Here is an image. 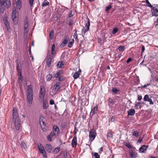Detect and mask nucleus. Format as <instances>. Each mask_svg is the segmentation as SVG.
Segmentation results:
<instances>
[{"instance_id":"4c0bfd02","label":"nucleus","mask_w":158,"mask_h":158,"mask_svg":"<svg viewBox=\"0 0 158 158\" xmlns=\"http://www.w3.org/2000/svg\"><path fill=\"white\" fill-rule=\"evenodd\" d=\"M141 104V102H138L135 105V107L136 109H138V107L139 106V108H140L141 107V106H139V105Z\"/></svg>"},{"instance_id":"774afa93","label":"nucleus","mask_w":158,"mask_h":158,"mask_svg":"<svg viewBox=\"0 0 158 158\" xmlns=\"http://www.w3.org/2000/svg\"><path fill=\"white\" fill-rule=\"evenodd\" d=\"M150 158H157L155 156H151Z\"/></svg>"},{"instance_id":"c756f323","label":"nucleus","mask_w":158,"mask_h":158,"mask_svg":"<svg viewBox=\"0 0 158 158\" xmlns=\"http://www.w3.org/2000/svg\"><path fill=\"white\" fill-rule=\"evenodd\" d=\"M80 73H79L78 72H76L73 74V77L74 79H77L79 77Z\"/></svg>"},{"instance_id":"0e129e2a","label":"nucleus","mask_w":158,"mask_h":158,"mask_svg":"<svg viewBox=\"0 0 158 158\" xmlns=\"http://www.w3.org/2000/svg\"><path fill=\"white\" fill-rule=\"evenodd\" d=\"M43 119L42 118H40V119H39V123H40H40H41L42 122H43Z\"/></svg>"},{"instance_id":"603ef678","label":"nucleus","mask_w":158,"mask_h":158,"mask_svg":"<svg viewBox=\"0 0 158 158\" xmlns=\"http://www.w3.org/2000/svg\"><path fill=\"white\" fill-rule=\"evenodd\" d=\"M49 103L50 105H53L54 104V102L52 99H51L49 101Z\"/></svg>"},{"instance_id":"2eb2a0df","label":"nucleus","mask_w":158,"mask_h":158,"mask_svg":"<svg viewBox=\"0 0 158 158\" xmlns=\"http://www.w3.org/2000/svg\"><path fill=\"white\" fill-rule=\"evenodd\" d=\"M129 156L131 158H135L137 156V153L134 152L132 150L129 151Z\"/></svg>"},{"instance_id":"c85d7f7f","label":"nucleus","mask_w":158,"mask_h":158,"mask_svg":"<svg viewBox=\"0 0 158 158\" xmlns=\"http://www.w3.org/2000/svg\"><path fill=\"white\" fill-rule=\"evenodd\" d=\"M52 77V76L51 74H49L47 75L46 77L47 81H50Z\"/></svg>"},{"instance_id":"423d86ee","label":"nucleus","mask_w":158,"mask_h":158,"mask_svg":"<svg viewBox=\"0 0 158 158\" xmlns=\"http://www.w3.org/2000/svg\"><path fill=\"white\" fill-rule=\"evenodd\" d=\"M17 69L18 73V75L20 77H22V70L20 62L19 60H17Z\"/></svg>"},{"instance_id":"7c9ffc66","label":"nucleus","mask_w":158,"mask_h":158,"mask_svg":"<svg viewBox=\"0 0 158 158\" xmlns=\"http://www.w3.org/2000/svg\"><path fill=\"white\" fill-rule=\"evenodd\" d=\"M20 145L23 149H25L27 148L26 144L24 142H22Z\"/></svg>"},{"instance_id":"2f4dec72","label":"nucleus","mask_w":158,"mask_h":158,"mask_svg":"<svg viewBox=\"0 0 158 158\" xmlns=\"http://www.w3.org/2000/svg\"><path fill=\"white\" fill-rule=\"evenodd\" d=\"M132 134L133 136H135L136 137H137L139 136V132L136 131H133L132 133Z\"/></svg>"},{"instance_id":"6ab92c4d","label":"nucleus","mask_w":158,"mask_h":158,"mask_svg":"<svg viewBox=\"0 0 158 158\" xmlns=\"http://www.w3.org/2000/svg\"><path fill=\"white\" fill-rule=\"evenodd\" d=\"M40 91L39 97L42 100H43L44 98L45 91L44 90H42V88H40Z\"/></svg>"},{"instance_id":"f257e3e1","label":"nucleus","mask_w":158,"mask_h":158,"mask_svg":"<svg viewBox=\"0 0 158 158\" xmlns=\"http://www.w3.org/2000/svg\"><path fill=\"white\" fill-rule=\"evenodd\" d=\"M13 118L14 120L15 128L17 130H19L20 127V121L18 115L17 110L15 107L13 109Z\"/></svg>"},{"instance_id":"20e7f679","label":"nucleus","mask_w":158,"mask_h":158,"mask_svg":"<svg viewBox=\"0 0 158 158\" xmlns=\"http://www.w3.org/2000/svg\"><path fill=\"white\" fill-rule=\"evenodd\" d=\"M11 3L10 0H0V5L2 7L9 8L10 6Z\"/></svg>"},{"instance_id":"a19ab883","label":"nucleus","mask_w":158,"mask_h":158,"mask_svg":"<svg viewBox=\"0 0 158 158\" xmlns=\"http://www.w3.org/2000/svg\"><path fill=\"white\" fill-rule=\"evenodd\" d=\"M146 3L147 4L148 6L150 7L151 8V7H153V5H152L150 3L148 0H146Z\"/></svg>"},{"instance_id":"a211bd4d","label":"nucleus","mask_w":158,"mask_h":158,"mask_svg":"<svg viewBox=\"0 0 158 158\" xmlns=\"http://www.w3.org/2000/svg\"><path fill=\"white\" fill-rule=\"evenodd\" d=\"M71 144L73 147H75L77 144V137L74 136L72 141Z\"/></svg>"},{"instance_id":"8fccbe9b","label":"nucleus","mask_w":158,"mask_h":158,"mask_svg":"<svg viewBox=\"0 0 158 158\" xmlns=\"http://www.w3.org/2000/svg\"><path fill=\"white\" fill-rule=\"evenodd\" d=\"M107 136L109 137L112 138L113 135L111 132H108L107 134Z\"/></svg>"},{"instance_id":"4d7b16f0","label":"nucleus","mask_w":158,"mask_h":158,"mask_svg":"<svg viewBox=\"0 0 158 158\" xmlns=\"http://www.w3.org/2000/svg\"><path fill=\"white\" fill-rule=\"evenodd\" d=\"M145 50V47L142 45V53H143Z\"/></svg>"},{"instance_id":"dca6fc26","label":"nucleus","mask_w":158,"mask_h":158,"mask_svg":"<svg viewBox=\"0 0 158 158\" xmlns=\"http://www.w3.org/2000/svg\"><path fill=\"white\" fill-rule=\"evenodd\" d=\"M148 147V146H145L143 145L139 149V152H144L147 150Z\"/></svg>"},{"instance_id":"c9c22d12","label":"nucleus","mask_w":158,"mask_h":158,"mask_svg":"<svg viewBox=\"0 0 158 158\" xmlns=\"http://www.w3.org/2000/svg\"><path fill=\"white\" fill-rule=\"evenodd\" d=\"M54 34V31H51L49 33V36L50 39L52 40L53 38V36Z\"/></svg>"},{"instance_id":"37998d69","label":"nucleus","mask_w":158,"mask_h":158,"mask_svg":"<svg viewBox=\"0 0 158 158\" xmlns=\"http://www.w3.org/2000/svg\"><path fill=\"white\" fill-rule=\"evenodd\" d=\"M61 72L60 71H59L56 74H55V77L56 78L59 77L60 75L61 74Z\"/></svg>"},{"instance_id":"393cba45","label":"nucleus","mask_w":158,"mask_h":158,"mask_svg":"<svg viewBox=\"0 0 158 158\" xmlns=\"http://www.w3.org/2000/svg\"><path fill=\"white\" fill-rule=\"evenodd\" d=\"M40 124L43 130L44 131H45L46 130V129L45 127L46 126V123H44V121L42 122Z\"/></svg>"},{"instance_id":"9d476101","label":"nucleus","mask_w":158,"mask_h":158,"mask_svg":"<svg viewBox=\"0 0 158 158\" xmlns=\"http://www.w3.org/2000/svg\"><path fill=\"white\" fill-rule=\"evenodd\" d=\"M98 109V107L97 106L94 107L91 109L90 114V116L91 117H92L94 114L97 113Z\"/></svg>"},{"instance_id":"cd10ccee","label":"nucleus","mask_w":158,"mask_h":158,"mask_svg":"<svg viewBox=\"0 0 158 158\" xmlns=\"http://www.w3.org/2000/svg\"><path fill=\"white\" fill-rule=\"evenodd\" d=\"M49 2L47 0H44L42 4L43 7L47 6L49 5Z\"/></svg>"},{"instance_id":"412c9836","label":"nucleus","mask_w":158,"mask_h":158,"mask_svg":"<svg viewBox=\"0 0 158 158\" xmlns=\"http://www.w3.org/2000/svg\"><path fill=\"white\" fill-rule=\"evenodd\" d=\"M60 84V83L59 82L56 83L53 86L54 89L56 92L58 91L60 89L59 85Z\"/></svg>"},{"instance_id":"bb28decb","label":"nucleus","mask_w":158,"mask_h":158,"mask_svg":"<svg viewBox=\"0 0 158 158\" xmlns=\"http://www.w3.org/2000/svg\"><path fill=\"white\" fill-rule=\"evenodd\" d=\"M63 63V62L62 61L59 62L56 65L57 67L58 68H62L64 65Z\"/></svg>"},{"instance_id":"a18cd8bd","label":"nucleus","mask_w":158,"mask_h":158,"mask_svg":"<svg viewBox=\"0 0 158 158\" xmlns=\"http://www.w3.org/2000/svg\"><path fill=\"white\" fill-rule=\"evenodd\" d=\"M95 158H99L100 156L98 154V153L97 152H95L94 154Z\"/></svg>"},{"instance_id":"e2e57ef3","label":"nucleus","mask_w":158,"mask_h":158,"mask_svg":"<svg viewBox=\"0 0 158 158\" xmlns=\"http://www.w3.org/2000/svg\"><path fill=\"white\" fill-rule=\"evenodd\" d=\"M142 138H140L138 141V142L139 143H140L142 141Z\"/></svg>"},{"instance_id":"72a5a7b5","label":"nucleus","mask_w":158,"mask_h":158,"mask_svg":"<svg viewBox=\"0 0 158 158\" xmlns=\"http://www.w3.org/2000/svg\"><path fill=\"white\" fill-rule=\"evenodd\" d=\"M74 42V40L73 39H72V41H70L69 42V43L68 44V47H69L70 48H71L73 45Z\"/></svg>"},{"instance_id":"f03ea898","label":"nucleus","mask_w":158,"mask_h":158,"mask_svg":"<svg viewBox=\"0 0 158 158\" xmlns=\"http://www.w3.org/2000/svg\"><path fill=\"white\" fill-rule=\"evenodd\" d=\"M33 92L31 85L28 86L27 90V98L29 103L31 104L33 101Z\"/></svg>"},{"instance_id":"f3484780","label":"nucleus","mask_w":158,"mask_h":158,"mask_svg":"<svg viewBox=\"0 0 158 158\" xmlns=\"http://www.w3.org/2000/svg\"><path fill=\"white\" fill-rule=\"evenodd\" d=\"M127 113L128 115L132 116L135 114V111L134 109H131L127 111Z\"/></svg>"},{"instance_id":"49530a36","label":"nucleus","mask_w":158,"mask_h":158,"mask_svg":"<svg viewBox=\"0 0 158 158\" xmlns=\"http://www.w3.org/2000/svg\"><path fill=\"white\" fill-rule=\"evenodd\" d=\"M112 91L113 92L116 93L118 92L119 90H118L117 89L115 88H113L112 89Z\"/></svg>"},{"instance_id":"79ce46f5","label":"nucleus","mask_w":158,"mask_h":158,"mask_svg":"<svg viewBox=\"0 0 158 158\" xmlns=\"http://www.w3.org/2000/svg\"><path fill=\"white\" fill-rule=\"evenodd\" d=\"M108 101L109 103H111L112 104H113L114 103V101L111 98H109L108 99Z\"/></svg>"},{"instance_id":"ea45409f","label":"nucleus","mask_w":158,"mask_h":158,"mask_svg":"<svg viewBox=\"0 0 158 158\" xmlns=\"http://www.w3.org/2000/svg\"><path fill=\"white\" fill-rule=\"evenodd\" d=\"M118 29L117 28H114L112 31V33L113 34H115L118 31Z\"/></svg>"},{"instance_id":"7ed1b4c3","label":"nucleus","mask_w":158,"mask_h":158,"mask_svg":"<svg viewBox=\"0 0 158 158\" xmlns=\"http://www.w3.org/2000/svg\"><path fill=\"white\" fill-rule=\"evenodd\" d=\"M18 14L16 11L15 8H13L12 13V19L15 24L18 23Z\"/></svg>"},{"instance_id":"13d9d810","label":"nucleus","mask_w":158,"mask_h":158,"mask_svg":"<svg viewBox=\"0 0 158 158\" xmlns=\"http://www.w3.org/2000/svg\"><path fill=\"white\" fill-rule=\"evenodd\" d=\"M63 80V78L61 76L59 77L58 80L60 81H62Z\"/></svg>"},{"instance_id":"ddd939ff","label":"nucleus","mask_w":158,"mask_h":158,"mask_svg":"<svg viewBox=\"0 0 158 158\" xmlns=\"http://www.w3.org/2000/svg\"><path fill=\"white\" fill-rule=\"evenodd\" d=\"M3 21L4 22V24L6 27L7 31H10V28L8 21L6 18H5L3 19Z\"/></svg>"},{"instance_id":"c03bdc74","label":"nucleus","mask_w":158,"mask_h":158,"mask_svg":"<svg viewBox=\"0 0 158 158\" xmlns=\"http://www.w3.org/2000/svg\"><path fill=\"white\" fill-rule=\"evenodd\" d=\"M111 7H112L110 5L109 6L106 7V9H105V10L106 11H108L111 9Z\"/></svg>"},{"instance_id":"69168bd1","label":"nucleus","mask_w":158,"mask_h":158,"mask_svg":"<svg viewBox=\"0 0 158 158\" xmlns=\"http://www.w3.org/2000/svg\"><path fill=\"white\" fill-rule=\"evenodd\" d=\"M150 84H148L147 85H144L142 86V87L143 88H145L146 87H147V86L149 85Z\"/></svg>"},{"instance_id":"9b49d317","label":"nucleus","mask_w":158,"mask_h":158,"mask_svg":"<svg viewBox=\"0 0 158 158\" xmlns=\"http://www.w3.org/2000/svg\"><path fill=\"white\" fill-rule=\"evenodd\" d=\"M38 148L40 152L45 156H46V152L44 148L42 146V145L40 144V145H39Z\"/></svg>"},{"instance_id":"864d4df0","label":"nucleus","mask_w":158,"mask_h":158,"mask_svg":"<svg viewBox=\"0 0 158 158\" xmlns=\"http://www.w3.org/2000/svg\"><path fill=\"white\" fill-rule=\"evenodd\" d=\"M132 58H128L127 61V63H128L132 60Z\"/></svg>"},{"instance_id":"680f3d73","label":"nucleus","mask_w":158,"mask_h":158,"mask_svg":"<svg viewBox=\"0 0 158 158\" xmlns=\"http://www.w3.org/2000/svg\"><path fill=\"white\" fill-rule=\"evenodd\" d=\"M103 148H101L99 149V152H98L100 153H101V152L102 151Z\"/></svg>"},{"instance_id":"0eeeda50","label":"nucleus","mask_w":158,"mask_h":158,"mask_svg":"<svg viewBox=\"0 0 158 158\" xmlns=\"http://www.w3.org/2000/svg\"><path fill=\"white\" fill-rule=\"evenodd\" d=\"M96 133L94 129H91L89 133V137L90 140L93 141L95 139L96 135Z\"/></svg>"},{"instance_id":"6e6552de","label":"nucleus","mask_w":158,"mask_h":158,"mask_svg":"<svg viewBox=\"0 0 158 158\" xmlns=\"http://www.w3.org/2000/svg\"><path fill=\"white\" fill-rule=\"evenodd\" d=\"M53 56L49 55L46 58V63L48 67H50L51 64L52 59L53 58Z\"/></svg>"},{"instance_id":"473e14b6","label":"nucleus","mask_w":158,"mask_h":158,"mask_svg":"<svg viewBox=\"0 0 158 158\" xmlns=\"http://www.w3.org/2000/svg\"><path fill=\"white\" fill-rule=\"evenodd\" d=\"M118 49L120 51L123 52L124 51L125 48L123 46H120L118 47Z\"/></svg>"},{"instance_id":"39448f33","label":"nucleus","mask_w":158,"mask_h":158,"mask_svg":"<svg viewBox=\"0 0 158 158\" xmlns=\"http://www.w3.org/2000/svg\"><path fill=\"white\" fill-rule=\"evenodd\" d=\"M151 12L152 16L156 17L158 16V6L156 4L153 5V7H151Z\"/></svg>"},{"instance_id":"58836bf2","label":"nucleus","mask_w":158,"mask_h":158,"mask_svg":"<svg viewBox=\"0 0 158 158\" xmlns=\"http://www.w3.org/2000/svg\"><path fill=\"white\" fill-rule=\"evenodd\" d=\"M60 150V147H57L54 149L53 152L55 153H57L59 152Z\"/></svg>"},{"instance_id":"f8f14e48","label":"nucleus","mask_w":158,"mask_h":158,"mask_svg":"<svg viewBox=\"0 0 158 158\" xmlns=\"http://www.w3.org/2000/svg\"><path fill=\"white\" fill-rule=\"evenodd\" d=\"M56 135H57L59 132V129L56 126H54L53 127L52 132Z\"/></svg>"},{"instance_id":"6e6d98bb","label":"nucleus","mask_w":158,"mask_h":158,"mask_svg":"<svg viewBox=\"0 0 158 158\" xmlns=\"http://www.w3.org/2000/svg\"><path fill=\"white\" fill-rule=\"evenodd\" d=\"M142 99V96L141 95H138V101L141 100Z\"/></svg>"},{"instance_id":"09e8293b","label":"nucleus","mask_w":158,"mask_h":158,"mask_svg":"<svg viewBox=\"0 0 158 158\" xmlns=\"http://www.w3.org/2000/svg\"><path fill=\"white\" fill-rule=\"evenodd\" d=\"M72 12L73 11L72 10L70 11L69 15V18H70L73 15V14H72Z\"/></svg>"},{"instance_id":"5701e85b","label":"nucleus","mask_w":158,"mask_h":158,"mask_svg":"<svg viewBox=\"0 0 158 158\" xmlns=\"http://www.w3.org/2000/svg\"><path fill=\"white\" fill-rule=\"evenodd\" d=\"M56 135H54L53 133H52V132H51L48 135L47 137V139L49 141H51V139L52 138V137L54 136H55Z\"/></svg>"},{"instance_id":"f704fd0d","label":"nucleus","mask_w":158,"mask_h":158,"mask_svg":"<svg viewBox=\"0 0 158 158\" xmlns=\"http://www.w3.org/2000/svg\"><path fill=\"white\" fill-rule=\"evenodd\" d=\"M48 107V105L47 103H46V102H43V109H46Z\"/></svg>"},{"instance_id":"1a4fd4ad","label":"nucleus","mask_w":158,"mask_h":158,"mask_svg":"<svg viewBox=\"0 0 158 158\" xmlns=\"http://www.w3.org/2000/svg\"><path fill=\"white\" fill-rule=\"evenodd\" d=\"M143 100L144 101H148L149 102V104L150 105H153L154 104L153 102H152V99L149 98L148 95L146 94L144 96L143 98Z\"/></svg>"},{"instance_id":"e433bc0d","label":"nucleus","mask_w":158,"mask_h":158,"mask_svg":"<svg viewBox=\"0 0 158 158\" xmlns=\"http://www.w3.org/2000/svg\"><path fill=\"white\" fill-rule=\"evenodd\" d=\"M125 146L129 148H132V146L129 143H126L124 144Z\"/></svg>"},{"instance_id":"5fc2aeb1","label":"nucleus","mask_w":158,"mask_h":158,"mask_svg":"<svg viewBox=\"0 0 158 158\" xmlns=\"http://www.w3.org/2000/svg\"><path fill=\"white\" fill-rule=\"evenodd\" d=\"M73 37L74 38L76 39H77V33H74V35H73Z\"/></svg>"},{"instance_id":"338daca9","label":"nucleus","mask_w":158,"mask_h":158,"mask_svg":"<svg viewBox=\"0 0 158 158\" xmlns=\"http://www.w3.org/2000/svg\"><path fill=\"white\" fill-rule=\"evenodd\" d=\"M155 24L156 26H157L158 25V21H155Z\"/></svg>"},{"instance_id":"bf43d9fd","label":"nucleus","mask_w":158,"mask_h":158,"mask_svg":"<svg viewBox=\"0 0 158 158\" xmlns=\"http://www.w3.org/2000/svg\"><path fill=\"white\" fill-rule=\"evenodd\" d=\"M28 23L27 22H25L24 24V27H27Z\"/></svg>"},{"instance_id":"aec40b11","label":"nucleus","mask_w":158,"mask_h":158,"mask_svg":"<svg viewBox=\"0 0 158 158\" xmlns=\"http://www.w3.org/2000/svg\"><path fill=\"white\" fill-rule=\"evenodd\" d=\"M90 26V23L89 22H87L85 24V26L84 27V33H85L86 31H88L89 29Z\"/></svg>"},{"instance_id":"a878e982","label":"nucleus","mask_w":158,"mask_h":158,"mask_svg":"<svg viewBox=\"0 0 158 158\" xmlns=\"http://www.w3.org/2000/svg\"><path fill=\"white\" fill-rule=\"evenodd\" d=\"M16 6L17 8L20 10L21 8V3L19 1V0H18L16 2Z\"/></svg>"},{"instance_id":"4be33fe9","label":"nucleus","mask_w":158,"mask_h":158,"mask_svg":"<svg viewBox=\"0 0 158 158\" xmlns=\"http://www.w3.org/2000/svg\"><path fill=\"white\" fill-rule=\"evenodd\" d=\"M55 45L54 44H53L52 46L51 55H50L53 56V57L54 55L56 53V52L55 51Z\"/></svg>"},{"instance_id":"4468645a","label":"nucleus","mask_w":158,"mask_h":158,"mask_svg":"<svg viewBox=\"0 0 158 158\" xmlns=\"http://www.w3.org/2000/svg\"><path fill=\"white\" fill-rule=\"evenodd\" d=\"M69 36L68 35H66L64 37V40L62 42V44H61L60 46L61 47H64V45L67 44L68 41L69 40Z\"/></svg>"},{"instance_id":"de8ad7c7","label":"nucleus","mask_w":158,"mask_h":158,"mask_svg":"<svg viewBox=\"0 0 158 158\" xmlns=\"http://www.w3.org/2000/svg\"><path fill=\"white\" fill-rule=\"evenodd\" d=\"M34 0H29V2L31 6H33Z\"/></svg>"},{"instance_id":"052dcab7","label":"nucleus","mask_w":158,"mask_h":158,"mask_svg":"<svg viewBox=\"0 0 158 158\" xmlns=\"http://www.w3.org/2000/svg\"><path fill=\"white\" fill-rule=\"evenodd\" d=\"M73 21H70L69 23V26H70L71 25H72L73 24Z\"/></svg>"},{"instance_id":"3c124183","label":"nucleus","mask_w":158,"mask_h":158,"mask_svg":"<svg viewBox=\"0 0 158 158\" xmlns=\"http://www.w3.org/2000/svg\"><path fill=\"white\" fill-rule=\"evenodd\" d=\"M28 32V30L27 29V27H24V33H27Z\"/></svg>"},{"instance_id":"b1692460","label":"nucleus","mask_w":158,"mask_h":158,"mask_svg":"<svg viewBox=\"0 0 158 158\" xmlns=\"http://www.w3.org/2000/svg\"><path fill=\"white\" fill-rule=\"evenodd\" d=\"M46 150L48 151V152H50L52 151V147L50 144H46L45 146Z\"/></svg>"}]
</instances>
